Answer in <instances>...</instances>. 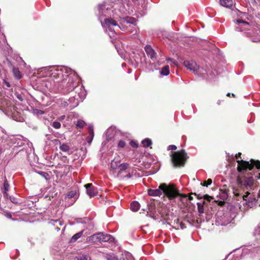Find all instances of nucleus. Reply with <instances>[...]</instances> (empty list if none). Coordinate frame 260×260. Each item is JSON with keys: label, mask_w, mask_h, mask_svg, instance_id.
<instances>
[{"label": "nucleus", "mask_w": 260, "mask_h": 260, "mask_svg": "<svg viewBox=\"0 0 260 260\" xmlns=\"http://www.w3.org/2000/svg\"><path fill=\"white\" fill-rule=\"evenodd\" d=\"M51 76L57 80L58 91L63 94L72 91L78 85L77 74L71 69L66 67H54L51 70Z\"/></svg>", "instance_id": "nucleus-1"}, {"label": "nucleus", "mask_w": 260, "mask_h": 260, "mask_svg": "<svg viewBox=\"0 0 260 260\" xmlns=\"http://www.w3.org/2000/svg\"><path fill=\"white\" fill-rule=\"evenodd\" d=\"M236 205L241 211H245L249 208L260 206V200L253 193L248 192L246 195L239 193L237 190L233 191Z\"/></svg>", "instance_id": "nucleus-2"}, {"label": "nucleus", "mask_w": 260, "mask_h": 260, "mask_svg": "<svg viewBox=\"0 0 260 260\" xmlns=\"http://www.w3.org/2000/svg\"><path fill=\"white\" fill-rule=\"evenodd\" d=\"M148 193L150 196L160 197L162 193L164 196L167 197L169 200H172L179 196V190L177 185L173 183L167 184L161 183L158 188L152 189H149Z\"/></svg>", "instance_id": "nucleus-3"}, {"label": "nucleus", "mask_w": 260, "mask_h": 260, "mask_svg": "<svg viewBox=\"0 0 260 260\" xmlns=\"http://www.w3.org/2000/svg\"><path fill=\"white\" fill-rule=\"evenodd\" d=\"M103 7H104V6L103 5H100L99 7V14L100 15V19L101 21V15H103ZM101 23L103 27L106 28V31L108 32L109 37L111 38L115 37L116 35L115 30L113 28V27L117 26L120 28V26L117 24L116 21L111 18H106L105 19V22L103 23L101 22Z\"/></svg>", "instance_id": "nucleus-4"}, {"label": "nucleus", "mask_w": 260, "mask_h": 260, "mask_svg": "<svg viewBox=\"0 0 260 260\" xmlns=\"http://www.w3.org/2000/svg\"><path fill=\"white\" fill-rule=\"evenodd\" d=\"M241 153H239L236 154L235 157L238 162V170L239 172H244L247 170H251L254 166L257 169H260V162L256 161L253 159H251V163L248 161H244L242 159H239V157L241 158Z\"/></svg>", "instance_id": "nucleus-5"}, {"label": "nucleus", "mask_w": 260, "mask_h": 260, "mask_svg": "<svg viewBox=\"0 0 260 260\" xmlns=\"http://www.w3.org/2000/svg\"><path fill=\"white\" fill-rule=\"evenodd\" d=\"M184 65L187 69L193 71L194 74L203 78H206L207 76L209 74V71L199 67V66L192 60H186L184 61Z\"/></svg>", "instance_id": "nucleus-6"}, {"label": "nucleus", "mask_w": 260, "mask_h": 260, "mask_svg": "<svg viewBox=\"0 0 260 260\" xmlns=\"http://www.w3.org/2000/svg\"><path fill=\"white\" fill-rule=\"evenodd\" d=\"M87 241L91 243H96L98 242H109L111 243L114 241V238L110 235L98 233L88 237Z\"/></svg>", "instance_id": "nucleus-7"}, {"label": "nucleus", "mask_w": 260, "mask_h": 260, "mask_svg": "<svg viewBox=\"0 0 260 260\" xmlns=\"http://www.w3.org/2000/svg\"><path fill=\"white\" fill-rule=\"evenodd\" d=\"M232 217L229 216V212H218L217 214L216 222L222 225H225L230 223Z\"/></svg>", "instance_id": "nucleus-8"}, {"label": "nucleus", "mask_w": 260, "mask_h": 260, "mask_svg": "<svg viewBox=\"0 0 260 260\" xmlns=\"http://www.w3.org/2000/svg\"><path fill=\"white\" fill-rule=\"evenodd\" d=\"M236 30L239 31H243L249 30L250 27V24L245 21L241 19H238L236 20Z\"/></svg>", "instance_id": "nucleus-9"}, {"label": "nucleus", "mask_w": 260, "mask_h": 260, "mask_svg": "<svg viewBox=\"0 0 260 260\" xmlns=\"http://www.w3.org/2000/svg\"><path fill=\"white\" fill-rule=\"evenodd\" d=\"M228 197V189L226 186H223L222 188L219 189L218 194L217 196V198H218L217 202H218L219 204H223Z\"/></svg>", "instance_id": "nucleus-10"}, {"label": "nucleus", "mask_w": 260, "mask_h": 260, "mask_svg": "<svg viewBox=\"0 0 260 260\" xmlns=\"http://www.w3.org/2000/svg\"><path fill=\"white\" fill-rule=\"evenodd\" d=\"M129 165L127 163H122L118 167L117 171L114 174L117 177L121 179L124 178V173L126 172V170L127 169Z\"/></svg>", "instance_id": "nucleus-11"}, {"label": "nucleus", "mask_w": 260, "mask_h": 260, "mask_svg": "<svg viewBox=\"0 0 260 260\" xmlns=\"http://www.w3.org/2000/svg\"><path fill=\"white\" fill-rule=\"evenodd\" d=\"M204 200L197 203L198 210L199 214L204 213V205L206 203L207 201H210L212 198L208 194L203 196Z\"/></svg>", "instance_id": "nucleus-12"}, {"label": "nucleus", "mask_w": 260, "mask_h": 260, "mask_svg": "<svg viewBox=\"0 0 260 260\" xmlns=\"http://www.w3.org/2000/svg\"><path fill=\"white\" fill-rule=\"evenodd\" d=\"M241 183L247 190L251 189L254 185L253 177H244L241 181Z\"/></svg>", "instance_id": "nucleus-13"}, {"label": "nucleus", "mask_w": 260, "mask_h": 260, "mask_svg": "<svg viewBox=\"0 0 260 260\" xmlns=\"http://www.w3.org/2000/svg\"><path fill=\"white\" fill-rule=\"evenodd\" d=\"M0 104L2 109L6 111H12V109H14V107L12 106L11 101L7 98H4L3 99L0 103Z\"/></svg>", "instance_id": "nucleus-14"}, {"label": "nucleus", "mask_w": 260, "mask_h": 260, "mask_svg": "<svg viewBox=\"0 0 260 260\" xmlns=\"http://www.w3.org/2000/svg\"><path fill=\"white\" fill-rule=\"evenodd\" d=\"M171 165L174 168L179 166V151H171L170 153Z\"/></svg>", "instance_id": "nucleus-15"}, {"label": "nucleus", "mask_w": 260, "mask_h": 260, "mask_svg": "<svg viewBox=\"0 0 260 260\" xmlns=\"http://www.w3.org/2000/svg\"><path fill=\"white\" fill-rule=\"evenodd\" d=\"M145 51L148 57H149L153 61L156 60V53L150 45H146L144 47Z\"/></svg>", "instance_id": "nucleus-16"}, {"label": "nucleus", "mask_w": 260, "mask_h": 260, "mask_svg": "<svg viewBox=\"0 0 260 260\" xmlns=\"http://www.w3.org/2000/svg\"><path fill=\"white\" fill-rule=\"evenodd\" d=\"M86 189V193L90 197L95 196L97 193V191L92 184H87L85 185Z\"/></svg>", "instance_id": "nucleus-17"}, {"label": "nucleus", "mask_w": 260, "mask_h": 260, "mask_svg": "<svg viewBox=\"0 0 260 260\" xmlns=\"http://www.w3.org/2000/svg\"><path fill=\"white\" fill-rule=\"evenodd\" d=\"M192 199L193 198L191 196L180 192V202H181L184 206H188Z\"/></svg>", "instance_id": "nucleus-18"}, {"label": "nucleus", "mask_w": 260, "mask_h": 260, "mask_svg": "<svg viewBox=\"0 0 260 260\" xmlns=\"http://www.w3.org/2000/svg\"><path fill=\"white\" fill-rule=\"evenodd\" d=\"M180 167H183L185 164L186 161L189 158L187 154L184 150H180Z\"/></svg>", "instance_id": "nucleus-19"}, {"label": "nucleus", "mask_w": 260, "mask_h": 260, "mask_svg": "<svg viewBox=\"0 0 260 260\" xmlns=\"http://www.w3.org/2000/svg\"><path fill=\"white\" fill-rule=\"evenodd\" d=\"M120 165V161L118 159H116V158H114L112 160L110 167L111 170L113 171V174H115V172L117 171V169H118V167Z\"/></svg>", "instance_id": "nucleus-20"}, {"label": "nucleus", "mask_w": 260, "mask_h": 260, "mask_svg": "<svg viewBox=\"0 0 260 260\" xmlns=\"http://www.w3.org/2000/svg\"><path fill=\"white\" fill-rule=\"evenodd\" d=\"M209 220V217L207 214L201 213L199 214L197 217V222L198 223H201L205 221H208Z\"/></svg>", "instance_id": "nucleus-21"}, {"label": "nucleus", "mask_w": 260, "mask_h": 260, "mask_svg": "<svg viewBox=\"0 0 260 260\" xmlns=\"http://www.w3.org/2000/svg\"><path fill=\"white\" fill-rule=\"evenodd\" d=\"M9 184L7 180L6 179H5L4 183V186H3L2 190H3V193L4 194V198H5L6 199H8L9 194L7 192L9 191Z\"/></svg>", "instance_id": "nucleus-22"}, {"label": "nucleus", "mask_w": 260, "mask_h": 260, "mask_svg": "<svg viewBox=\"0 0 260 260\" xmlns=\"http://www.w3.org/2000/svg\"><path fill=\"white\" fill-rule=\"evenodd\" d=\"M233 4V0H220V4L221 6L227 8H232Z\"/></svg>", "instance_id": "nucleus-23"}, {"label": "nucleus", "mask_w": 260, "mask_h": 260, "mask_svg": "<svg viewBox=\"0 0 260 260\" xmlns=\"http://www.w3.org/2000/svg\"><path fill=\"white\" fill-rule=\"evenodd\" d=\"M68 101L70 110L73 109L78 105V100L76 99L74 96L70 98L69 99H68Z\"/></svg>", "instance_id": "nucleus-24"}, {"label": "nucleus", "mask_w": 260, "mask_h": 260, "mask_svg": "<svg viewBox=\"0 0 260 260\" xmlns=\"http://www.w3.org/2000/svg\"><path fill=\"white\" fill-rule=\"evenodd\" d=\"M253 236L257 241H259L258 244H260V222L255 228L253 232Z\"/></svg>", "instance_id": "nucleus-25"}, {"label": "nucleus", "mask_w": 260, "mask_h": 260, "mask_svg": "<svg viewBox=\"0 0 260 260\" xmlns=\"http://www.w3.org/2000/svg\"><path fill=\"white\" fill-rule=\"evenodd\" d=\"M115 128L114 127H109L106 132V135L108 140L112 139L114 137Z\"/></svg>", "instance_id": "nucleus-26"}, {"label": "nucleus", "mask_w": 260, "mask_h": 260, "mask_svg": "<svg viewBox=\"0 0 260 260\" xmlns=\"http://www.w3.org/2000/svg\"><path fill=\"white\" fill-rule=\"evenodd\" d=\"M136 22V19L131 17H126L120 19V23L126 22V23L134 24Z\"/></svg>", "instance_id": "nucleus-27"}, {"label": "nucleus", "mask_w": 260, "mask_h": 260, "mask_svg": "<svg viewBox=\"0 0 260 260\" xmlns=\"http://www.w3.org/2000/svg\"><path fill=\"white\" fill-rule=\"evenodd\" d=\"M140 208V205L137 201H133L130 205V209L134 212L138 211Z\"/></svg>", "instance_id": "nucleus-28"}, {"label": "nucleus", "mask_w": 260, "mask_h": 260, "mask_svg": "<svg viewBox=\"0 0 260 260\" xmlns=\"http://www.w3.org/2000/svg\"><path fill=\"white\" fill-rule=\"evenodd\" d=\"M169 73L170 70L168 66H165L160 71V74L162 76H167L169 74Z\"/></svg>", "instance_id": "nucleus-29"}, {"label": "nucleus", "mask_w": 260, "mask_h": 260, "mask_svg": "<svg viewBox=\"0 0 260 260\" xmlns=\"http://www.w3.org/2000/svg\"><path fill=\"white\" fill-rule=\"evenodd\" d=\"M142 144L144 147H149L152 145V141L149 138H145L142 141Z\"/></svg>", "instance_id": "nucleus-30"}, {"label": "nucleus", "mask_w": 260, "mask_h": 260, "mask_svg": "<svg viewBox=\"0 0 260 260\" xmlns=\"http://www.w3.org/2000/svg\"><path fill=\"white\" fill-rule=\"evenodd\" d=\"M13 73L14 77L17 79H19L21 78V74L19 69L16 68H13Z\"/></svg>", "instance_id": "nucleus-31"}, {"label": "nucleus", "mask_w": 260, "mask_h": 260, "mask_svg": "<svg viewBox=\"0 0 260 260\" xmlns=\"http://www.w3.org/2000/svg\"><path fill=\"white\" fill-rule=\"evenodd\" d=\"M58 104L59 105V106L61 107H62L63 108H65L68 107H69L68 100H60L58 102Z\"/></svg>", "instance_id": "nucleus-32"}, {"label": "nucleus", "mask_w": 260, "mask_h": 260, "mask_svg": "<svg viewBox=\"0 0 260 260\" xmlns=\"http://www.w3.org/2000/svg\"><path fill=\"white\" fill-rule=\"evenodd\" d=\"M59 148L63 152H68L70 149V146L67 143L60 144Z\"/></svg>", "instance_id": "nucleus-33"}, {"label": "nucleus", "mask_w": 260, "mask_h": 260, "mask_svg": "<svg viewBox=\"0 0 260 260\" xmlns=\"http://www.w3.org/2000/svg\"><path fill=\"white\" fill-rule=\"evenodd\" d=\"M83 231H82L76 234H75L71 238V241L72 242H75L76 240H77L79 238H80L82 234H83Z\"/></svg>", "instance_id": "nucleus-34"}, {"label": "nucleus", "mask_w": 260, "mask_h": 260, "mask_svg": "<svg viewBox=\"0 0 260 260\" xmlns=\"http://www.w3.org/2000/svg\"><path fill=\"white\" fill-rule=\"evenodd\" d=\"M133 176H137L136 169H133L131 173H128L127 174H124V178H131Z\"/></svg>", "instance_id": "nucleus-35"}, {"label": "nucleus", "mask_w": 260, "mask_h": 260, "mask_svg": "<svg viewBox=\"0 0 260 260\" xmlns=\"http://www.w3.org/2000/svg\"><path fill=\"white\" fill-rule=\"evenodd\" d=\"M85 125V122L81 119H79L76 123V125L77 127L83 128Z\"/></svg>", "instance_id": "nucleus-36"}, {"label": "nucleus", "mask_w": 260, "mask_h": 260, "mask_svg": "<svg viewBox=\"0 0 260 260\" xmlns=\"http://www.w3.org/2000/svg\"><path fill=\"white\" fill-rule=\"evenodd\" d=\"M44 113L45 112L44 111H42V110H41L39 109H34L33 111H32V113L35 115L38 116L44 114Z\"/></svg>", "instance_id": "nucleus-37"}, {"label": "nucleus", "mask_w": 260, "mask_h": 260, "mask_svg": "<svg viewBox=\"0 0 260 260\" xmlns=\"http://www.w3.org/2000/svg\"><path fill=\"white\" fill-rule=\"evenodd\" d=\"M8 199L14 204H18L19 203V200L17 198L13 197V196H8Z\"/></svg>", "instance_id": "nucleus-38"}, {"label": "nucleus", "mask_w": 260, "mask_h": 260, "mask_svg": "<svg viewBox=\"0 0 260 260\" xmlns=\"http://www.w3.org/2000/svg\"><path fill=\"white\" fill-rule=\"evenodd\" d=\"M77 260H87L88 256L86 254H81L76 257Z\"/></svg>", "instance_id": "nucleus-39"}, {"label": "nucleus", "mask_w": 260, "mask_h": 260, "mask_svg": "<svg viewBox=\"0 0 260 260\" xmlns=\"http://www.w3.org/2000/svg\"><path fill=\"white\" fill-rule=\"evenodd\" d=\"M52 126L56 129H58L60 127L61 124L59 122L55 121L52 123Z\"/></svg>", "instance_id": "nucleus-40"}, {"label": "nucleus", "mask_w": 260, "mask_h": 260, "mask_svg": "<svg viewBox=\"0 0 260 260\" xmlns=\"http://www.w3.org/2000/svg\"><path fill=\"white\" fill-rule=\"evenodd\" d=\"M88 129H89V136H91V141H92V140L93 138V136H94L93 126H89L88 127Z\"/></svg>", "instance_id": "nucleus-41"}, {"label": "nucleus", "mask_w": 260, "mask_h": 260, "mask_svg": "<svg viewBox=\"0 0 260 260\" xmlns=\"http://www.w3.org/2000/svg\"><path fill=\"white\" fill-rule=\"evenodd\" d=\"M37 173L41 175L43 177L45 178L46 179H47L48 177H49V174L47 172H42V171H39L37 172Z\"/></svg>", "instance_id": "nucleus-42"}, {"label": "nucleus", "mask_w": 260, "mask_h": 260, "mask_svg": "<svg viewBox=\"0 0 260 260\" xmlns=\"http://www.w3.org/2000/svg\"><path fill=\"white\" fill-rule=\"evenodd\" d=\"M107 260H118V259L115 255L112 254L107 255Z\"/></svg>", "instance_id": "nucleus-43"}, {"label": "nucleus", "mask_w": 260, "mask_h": 260, "mask_svg": "<svg viewBox=\"0 0 260 260\" xmlns=\"http://www.w3.org/2000/svg\"><path fill=\"white\" fill-rule=\"evenodd\" d=\"M212 182V179H208L207 181L204 182L203 185L205 186H208V185H210Z\"/></svg>", "instance_id": "nucleus-44"}, {"label": "nucleus", "mask_w": 260, "mask_h": 260, "mask_svg": "<svg viewBox=\"0 0 260 260\" xmlns=\"http://www.w3.org/2000/svg\"><path fill=\"white\" fill-rule=\"evenodd\" d=\"M3 84L5 86H6L7 88L11 87V84L6 79H3Z\"/></svg>", "instance_id": "nucleus-45"}, {"label": "nucleus", "mask_w": 260, "mask_h": 260, "mask_svg": "<svg viewBox=\"0 0 260 260\" xmlns=\"http://www.w3.org/2000/svg\"><path fill=\"white\" fill-rule=\"evenodd\" d=\"M125 145V142L124 141L120 140L119 141L118 146L120 148H123Z\"/></svg>", "instance_id": "nucleus-46"}, {"label": "nucleus", "mask_w": 260, "mask_h": 260, "mask_svg": "<svg viewBox=\"0 0 260 260\" xmlns=\"http://www.w3.org/2000/svg\"><path fill=\"white\" fill-rule=\"evenodd\" d=\"M130 145L133 147L137 148L138 147V144L137 142L134 141L130 142Z\"/></svg>", "instance_id": "nucleus-47"}, {"label": "nucleus", "mask_w": 260, "mask_h": 260, "mask_svg": "<svg viewBox=\"0 0 260 260\" xmlns=\"http://www.w3.org/2000/svg\"><path fill=\"white\" fill-rule=\"evenodd\" d=\"M177 149V146L174 145H170L168 147V150H175Z\"/></svg>", "instance_id": "nucleus-48"}, {"label": "nucleus", "mask_w": 260, "mask_h": 260, "mask_svg": "<svg viewBox=\"0 0 260 260\" xmlns=\"http://www.w3.org/2000/svg\"><path fill=\"white\" fill-rule=\"evenodd\" d=\"M75 196V193L73 191H70L68 193V196L69 198H74Z\"/></svg>", "instance_id": "nucleus-49"}, {"label": "nucleus", "mask_w": 260, "mask_h": 260, "mask_svg": "<svg viewBox=\"0 0 260 260\" xmlns=\"http://www.w3.org/2000/svg\"><path fill=\"white\" fill-rule=\"evenodd\" d=\"M136 174H137V176H135V177H142L143 176V173L142 172H137L136 171Z\"/></svg>", "instance_id": "nucleus-50"}, {"label": "nucleus", "mask_w": 260, "mask_h": 260, "mask_svg": "<svg viewBox=\"0 0 260 260\" xmlns=\"http://www.w3.org/2000/svg\"><path fill=\"white\" fill-rule=\"evenodd\" d=\"M64 118H65V115H62V116H60V117L58 118V119H59V120H62L64 119Z\"/></svg>", "instance_id": "nucleus-51"}, {"label": "nucleus", "mask_w": 260, "mask_h": 260, "mask_svg": "<svg viewBox=\"0 0 260 260\" xmlns=\"http://www.w3.org/2000/svg\"><path fill=\"white\" fill-rule=\"evenodd\" d=\"M17 98H18V99L20 101H22L23 100V99L22 98V97L21 96V95H19V96H17Z\"/></svg>", "instance_id": "nucleus-52"}, {"label": "nucleus", "mask_w": 260, "mask_h": 260, "mask_svg": "<svg viewBox=\"0 0 260 260\" xmlns=\"http://www.w3.org/2000/svg\"><path fill=\"white\" fill-rule=\"evenodd\" d=\"M170 60H174V61H173L174 63V64H176V66H177V61L174 60V59H170Z\"/></svg>", "instance_id": "nucleus-53"}, {"label": "nucleus", "mask_w": 260, "mask_h": 260, "mask_svg": "<svg viewBox=\"0 0 260 260\" xmlns=\"http://www.w3.org/2000/svg\"><path fill=\"white\" fill-rule=\"evenodd\" d=\"M257 198L260 200V190H259L258 195H257Z\"/></svg>", "instance_id": "nucleus-54"}, {"label": "nucleus", "mask_w": 260, "mask_h": 260, "mask_svg": "<svg viewBox=\"0 0 260 260\" xmlns=\"http://www.w3.org/2000/svg\"><path fill=\"white\" fill-rule=\"evenodd\" d=\"M180 226L181 227V229H183V224L181 223H180Z\"/></svg>", "instance_id": "nucleus-55"}, {"label": "nucleus", "mask_w": 260, "mask_h": 260, "mask_svg": "<svg viewBox=\"0 0 260 260\" xmlns=\"http://www.w3.org/2000/svg\"><path fill=\"white\" fill-rule=\"evenodd\" d=\"M198 198L199 199H202V198H203V197L200 196V195H198Z\"/></svg>", "instance_id": "nucleus-56"}, {"label": "nucleus", "mask_w": 260, "mask_h": 260, "mask_svg": "<svg viewBox=\"0 0 260 260\" xmlns=\"http://www.w3.org/2000/svg\"><path fill=\"white\" fill-rule=\"evenodd\" d=\"M230 95H231V93H227V94H226V95H227L228 96H230Z\"/></svg>", "instance_id": "nucleus-57"}, {"label": "nucleus", "mask_w": 260, "mask_h": 260, "mask_svg": "<svg viewBox=\"0 0 260 260\" xmlns=\"http://www.w3.org/2000/svg\"><path fill=\"white\" fill-rule=\"evenodd\" d=\"M257 177L260 179V173H258Z\"/></svg>", "instance_id": "nucleus-58"}, {"label": "nucleus", "mask_w": 260, "mask_h": 260, "mask_svg": "<svg viewBox=\"0 0 260 260\" xmlns=\"http://www.w3.org/2000/svg\"><path fill=\"white\" fill-rule=\"evenodd\" d=\"M220 101H218V102H217V104H218V105H219V104H220Z\"/></svg>", "instance_id": "nucleus-59"}, {"label": "nucleus", "mask_w": 260, "mask_h": 260, "mask_svg": "<svg viewBox=\"0 0 260 260\" xmlns=\"http://www.w3.org/2000/svg\"><path fill=\"white\" fill-rule=\"evenodd\" d=\"M176 221H179V218H177L176 219Z\"/></svg>", "instance_id": "nucleus-60"}, {"label": "nucleus", "mask_w": 260, "mask_h": 260, "mask_svg": "<svg viewBox=\"0 0 260 260\" xmlns=\"http://www.w3.org/2000/svg\"><path fill=\"white\" fill-rule=\"evenodd\" d=\"M232 96L234 97L235 96V94L232 93Z\"/></svg>", "instance_id": "nucleus-61"}]
</instances>
